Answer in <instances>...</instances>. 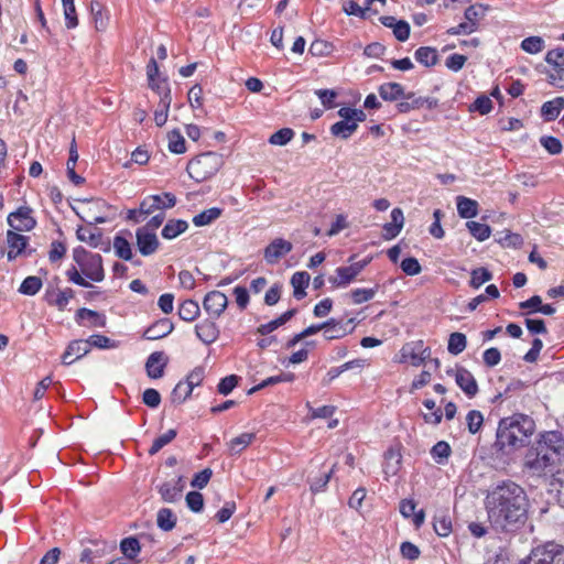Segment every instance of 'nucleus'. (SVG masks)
Here are the masks:
<instances>
[{"mask_svg": "<svg viewBox=\"0 0 564 564\" xmlns=\"http://www.w3.org/2000/svg\"><path fill=\"white\" fill-rule=\"evenodd\" d=\"M294 135V132L290 128H283L279 131L274 132L270 139L269 142L273 145H285L288 142L292 140Z\"/></svg>", "mask_w": 564, "mask_h": 564, "instance_id": "680f3d73", "label": "nucleus"}, {"mask_svg": "<svg viewBox=\"0 0 564 564\" xmlns=\"http://www.w3.org/2000/svg\"><path fill=\"white\" fill-rule=\"evenodd\" d=\"M401 454L397 449H389L384 455L383 473L388 477L395 476L401 467Z\"/></svg>", "mask_w": 564, "mask_h": 564, "instance_id": "5701e85b", "label": "nucleus"}, {"mask_svg": "<svg viewBox=\"0 0 564 564\" xmlns=\"http://www.w3.org/2000/svg\"><path fill=\"white\" fill-rule=\"evenodd\" d=\"M120 550L128 560H134L141 551L140 542L135 538H126L120 543Z\"/></svg>", "mask_w": 564, "mask_h": 564, "instance_id": "58836bf2", "label": "nucleus"}, {"mask_svg": "<svg viewBox=\"0 0 564 564\" xmlns=\"http://www.w3.org/2000/svg\"><path fill=\"white\" fill-rule=\"evenodd\" d=\"M197 337L206 345L215 343L219 336V329L213 319H204L195 326Z\"/></svg>", "mask_w": 564, "mask_h": 564, "instance_id": "a211bd4d", "label": "nucleus"}, {"mask_svg": "<svg viewBox=\"0 0 564 564\" xmlns=\"http://www.w3.org/2000/svg\"><path fill=\"white\" fill-rule=\"evenodd\" d=\"M90 351L89 343L84 339H76L68 344L67 355H73L75 361L86 356Z\"/></svg>", "mask_w": 564, "mask_h": 564, "instance_id": "de8ad7c7", "label": "nucleus"}, {"mask_svg": "<svg viewBox=\"0 0 564 564\" xmlns=\"http://www.w3.org/2000/svg\"><path fill=\"white\" fill-rule=\"evenodd\" d=\"M160 95V109L155 110L154 112V121L158 127L165 124L171 105V91L169 88H164Z\"/></svg>", "mask_w": 564, "mask_h": 564, "instance_id": "393cba45", "label": "nucleus"}, {"mask_svg": "<svg viewBox=\"0 0 564 564\" xmlns=\"http://www.w3.org/2000/svg\"><path fill=\"white\" fill-rule=\"evenodd\" d=\"M358 128V124L356 122H348V121H338L335 122L330 127V132L333 135L338 137L340 139H348Z\"/></svg>", "mask_w": 564, "mask_h": 564, "instance_id": "4c0bfd02", "label": "nucleus"}, {"mask_svg": "<svg viewBox=\"0 0 564 564\" xmlns=\"http://www.w3.org/2000/svg\"><path fill=\"white\" fill-rule=\"evenodd\" d=\"M93 546H86L83 549L79 555V562L82 564H91L96 558H100L107 551L105 543L91 542Z\"/></svg>", "mask_w": 564, "mask_h": 564, "instance_id": "412c9836", "label": "nucleus"}, {"mask_svg": "<svg viewBox=\"0 0 564 564\" xmlns=\"http://www.w3.org/2000/svg\"><path fill=\"white\" fill-rule=\"evenodd\" d=\"M296 313L295 308L289 310L285 313H283L278 318L267 323L262 324L258 327L257 332L261 335H268L279 328L280 326L284 325L286 322H289Z\"/></svg>", "mask_w": 564, "mask_h": 564, "instance_id": "c85d7f7f", "label": "nucleus"}, {"mask_svg": "<svg viewBox=\"0 0 564 564\" xmlns=\"http://www.w3.org/2000/svg\"><path fill=\"white\" fill-rule=\"evenodd\" d=\"M162 202L159 195H149L142 199L139 206V214L143 215V217L149 216L156 210H163L161 206Z\"/></svg>", "mask_w": 564, "mask_h": 564, "instance_id": "e433bc0d", "label": "nucleus"}, {"mask_svg": "<svg viewBox=\"0 0 564 564\" xmlns=\"http://www.w3.org/2000/svg\"><path fill=\"white\" fill-rule=\"evenodd\" d=\"M177 435L176 430L171 429L166 433L160 435L153 441L152 446L149 448L150 455H155L159 453L165 445L170 444Z\"/></svg>", "mask_w": 564, "mask_h": 564, "instance_id": "09e8293b", "label": "nucleus"}, {"mask_svg": "<svg viewBox=\"0 0 564 564\" xmlns=\"http://www.w3.org/2000/svg\"><path fill=\"white\" fill-rule=\"evenodd\" d=\"M457 212L462 218H473L478 214V203L465 196H458Z\"/></svg>", "mask_w": 564, "mask_h": 564, "instance_id": "7c9ffc66", "label": "nucleus"}, {"mask_svg": "<svg viewBox=\"0 0 564 564\" xmlns=\"http://www.w3.org/2000/svg\"><path fill=\"white\" fill-rule=\"evenodd\" d=\"M200 313L199 305L194 300H185L178 306V316L185 322H193Z\"/></svg>", "mask_w": 564, "mask_h": 564, "instance_id": "c756f323", "label": "nucleus"}, {"mask_svg": "<svg viewBox=\"0 0 564 564\" xmlns=\"http://www.w3.org/2000/svg\"><path fill=\"white\" fill-rule=\"evenodd\" d=\"M378 289H379V285L377 284L375 288H371V289H355V290H352L350 295H351L354 304H361V303L372 300L375 297Z\"/></svg>", "mask_w": 564, "mask_h": 564, "instance_id": "864d4df0", "label": "nucleus"}, {"mask_svg": "<svg viewBox=\"0 0 564 564\" xmlns=\"http://www.w3.org/2000/svg\"><path fill=\"white\" fill-rule=\"evenodd\" d=\"M535 431L534 421L524 414L505 417L499 422L495 446L505 454L523 447Z\"/></svg>", "mask_w": 564, "mask_h": 564, "instance_id": "f03ea898", "label": "nucleus"}, {"mask_svg": "<svg viewBox=\"0 0 564 564\" xmlns=\"http://www.w3.org/2000/svg\"><path fill=\"white\" fill-rule=\"evenodd\" d=\"M562 109H564V98L556 97L553 100L546 101L542 105L541 115L546 121H551L558 117Z\"/></svg>", "mask_w": 564, "mask_h": 564, "instance_id": "cd10ccee", "label": "nucleus"}, {"mask_svg": "<svg viewBox=\"0 0 564 564\" xmlns=\"http://www.w3.org/2000/svg\"><path fill=\"white\" fill-rule=\"evenodd\" d=\"M355 330V318L344 322L330 318L324 322L323 336L327 340L340 339Z\"/></svg>", "mask_w": 564, "mask_h": 564, "instance_id": "1a4fd4ad", "label": "nucleus"}, {"mask_svg": "<svg viewBox=\"0 0 564 564\" xmlns=\"http://www.w3.org/2000/svg\"><path fill=\"white\" fill-rule=\"evenodd\" d=\"M169 357L163 351L152 352L145 362L147 375L151 379L163 377L164 369L167 366Z\"/></svg>", "mask_w": 564, "mask_h": 564, "instance_id": "2eb2a0df", "label": "nucleus"}, {"mask_svg": "<svg viewBox=\"0 0 564 564\" xmlns=\"http://www.w3.org/2000/svg\"><path fill=\"white\" fill-rule=\"evenodd\" d=\"M540 143L550 154H558L562 151V143L555 137H542Z\"/></svg>", "mask_w": 564, "mask_h": 564, "instance_id": "69168bd1", "label": "nucleus"}, {"mask_svg": "<svg viewBox=\"0 0 564 564\" xmlns=\"http://www.w3.org/2000/svg\"><path fill=\"white\" fill-rule=\"evenodd\" d=\"M237 383H238V377L236 375L227 376V377L223 378L220 380V382L218 383V387H217L218 392L220 394L227 395L235 389Z\"/></svg>", "mask_w": 564, "mask_h": 564, "instance_id": "774afa93", "label": "nucleus"}, {"mask_svg": "<svg viewBox=\"0 0 564 564\" xmlns=\"http://www.w3.org/2000/svg\"><path fill=\"white\" fill-rule=\"evenodd\" d=\"M400 268L408 275H417L422 268L416 258L409 257L402 260Z\"/></svg>", "mask_w": 564, "mask_h": 564, "instance_id": "338daca9", "label": "nucleus"}, {"mask_svg": "<svg viewBox=\"0 0 564 564\" xmlns=\"http://www.w3.org/2000/svg\"><path fill=\"white\" fill-rule=\"evenodd\" d=\"M169 150L176 154H182L186 151L185 139L178 130H172L167 134Z\"/></svg>", "mask_w": 564, "mask_h": 564, "instance_id": "49530a36", "label": "nucleus"}, {"mask_svg": "<svg viewBox=\"0 0 564 564\" xmlns=\"http://www.w3.org/2000/svg\"><path fill=\"white\" fill-rule=\"evenodd\" d=\"M434 531L440 536H448L452 532V521L446 511H438L434 516Z\"/></svg>", "mask_w": 564, "mask_h": 564, "instance_id": "2f4dec72", "label": "nucleus"}, {"mask_svg": "<svg viewBox=\"0 0 564 564\" xmlns=\"http://www.w3.org/2000/svg\"><path fill=\"white\" fill-rule=\"evenodd\" d=\"M520 46L529 54H538L544 48V40L541 36H529L521 42Z\"/></svg>", "mask_w": 564, "mask_h": 564, "instance_id": "603ef678", "label": "nucleus"}, {"mask_svg": "<svg viewBox=\"0 0 564 564\" xmlns=\"http://www.w3.org/2000/svg\"><path fill=\"white\" fill-rule=\"evenodd\" d=\"M32 209L26 206L9 214L8 224L15 231H30L36 226V220L32 217Z\"/></svg>", "mask_w": 564, "mask_h": 564, "instance_id": "9d476101", "label": "nucleus"}, {"mask_svg": "<svg viewBox=\"0 0 564 564\" xmlns=\"http://www.w3.org/2000/svg\"><path fill=\"white\" fill-rule=\"evenodd\" d=\"M221 155L216 152H205L191 160L187 164L188 175L197 183L213 177L223 165Z\"/></svg>", "mask_w": 564, "mask_h": 564, "instance_id": "7ed1b4c3", "label": "nucleus"}, {"mask_svg": "<svg viewBox=\"0 0 564 564\" xmlns=\"http://www.w3.org/2000/svg\"><path fill=\"white\" fill-rule=\"evenodd\" d=\"M87 341L89 343V348L96 347V348H100V349H111V348H116L118 346L116 344V341H113L109 337L100 335V334H95V335L89 336Z\"/></svg>", "mask_w": 564, "mask_h": 564, "instance_id": "13d9d810", "label": "nucleus"}, {"mask_svg": "<svg viewBox=\"0 0 564 564\" xmlns=\"http://www.w3.org/2000/svg\"><path fill=\"white\" fill-rule=\"evenodd\" d=\"M161 498L165 502H175L181 498L180 489L172 484V481H165L159 487Z\"/></svg>", "mask_w": 564, "mask_h": 564, "instance_id": "8fccbe9b", "label": "nucleus"}, {"mask_svg": "<svg viewBox=\"0 0 564 564\" xmlns=\"http://www.w3.org/2000/svg\"><path fill=\"white\" fill-rule=\"evenodd\" d=\"M402 99L403 100L397 104V109L401 113H406L413 109H420L424 106L432 109L437 105L436 99L430 97H416L414 93L405 94Z\"/></svg>", "mask_w": 564, "mask_h": 564, "instance_id": "f8f14e48", "label": "nucleus"}, {"mask_svg": "<svg viewBox=\"0 0 564 564\" xmlns=\"http://www.w3.org/2000/svg\"><path fill=\"white\" fill-rule=\"evenodd\" d=\"M176 516L169 508H162L158 511L156 524L163 531H171L176 524Z\"/></svg>", "mask_w": 564, "mask_h": 564, "instance_id": "72a5a7b5", "label": "nucleus"}, {"mask_svg": "<svg viewBox=\"0 0 564 564\" xmlns=\"http://www.w3.org/2000/svg\"><path fill=\"white\" fill-rule=\"evenodd\" d=\"M451 453V446L444 441L437 442L431 449V455L438 464L445 463Z\"/></svg>", "mask_w": 564, "mask_h": 564, "instance_id": "3c124183", "label": "nucleus"}, {"mask_svg": "<svg viewBox=\"0 0 564 564\" xmlns=\"http://www.w3.org/2000/svg\"><path fill=\"white\" fill-rule=\"evenodd\" d=\"M492 274L486 268H477L471 271L470 286L474 289L480 288L484 283L490 281Z\"/></svg>", "mask_w": 564, "mask_h": 564, "instance_id": "5fc2aeb1", "label": "nucleus"}, {"mask_svg": "<svg viewBox=\"0 0 564 564\" xmlns=\"http://www.w3.org/2000/svg\"><path fill=\"white\" fill-rule=\"evenodd\" d=\"M254 438H256V435L253 433H242L239 436L232 438L228 443V449H229L230 455L239 454L247 446H249Z\"/></svg>", "mask_w": 564, "mask_h": 564, "instance_id": "f704fd0d", "label": "nucleus"}, {"mask_svg": "<svg viewBox=\"0 0 564 564\" xmlns=\"http://www.w3.org/2000/svg\"><path fill=\"white\" fill-rule=\"evenodd\" d=\"M73 259L87 279L94 282H101L105 279L102 258L99 253H91L83 247H77L73 251Z\"/></svg>", "mask_w": 564, "mask_h": 564, "instance_id": "20e7f679", "label": "nucleus"}, {"mask_svg": "<svg viewBox=\"0 0 564 564\" xmlns=\"http://www.w3.org/2000/svg\"><path fill=\"white\" fill-rule=\"evenodd\" d=\"M379 95L386 101H395L405 96L404 88L399 83H386L379 87Z\"/></svg>", "mask_w": 564, "mask_h": 564, "instance_id": "b1692460", "label": "nucleus"}, {"mask_svg": "<svg viewBox=\"0 0 564 564\" xmlns=\"http://www.w3.org/2000/svg\"><path fill=\"white\" fill-rule=\"evenodd\" d=\"M113 249L116 256L119 257L120 259H123L126 261L132 259V249L129 241L126 238L121 236H116L113 239Z\"/></svg>", "mask_w": 564, "mask_h": 564, "instance_id": "79ce46f5", "label": "nucleus"}, {"mask_svg": "<svg viewBox=\"0 0 564 564\" xmlns=\"http://www.w3.org/2000/svg\"><path fill=\"white\" fill-rule=\"evenodd\" d=\"M519 564H564V546L554 542L538 545Z\"/></svg>", "mask_w": 564, "mask_h": 564, "instance_id": "0eeeda50", "label": "nucleus"}, {"mask_svg": "<svg viewBox=\"0 0 564 564\" xmlns=\"http://www.w3.org/2000/svg\"><path fill=\"white\" fill-rule=\"evenodd\" d=\"M74 296V291L72 289H65L63 291H59L56 295V299L54 301L50 300L48 294H46V300L48 304L55 305L58 307V310L63 311L70 299Z\"/></svg>", "mask_w": 564, "mask_h": 564, "instance_id": "052dcab7", "label": "nucleus"}, {"mask_svg": "<svg viewBox=\"0 0 564 564\" xmlns=\"http://www.w3.org/2000/svg\"><path fill=\"white\" fill-rule=\"evenodd\" d=\"M545 62L550 65H553L556 68H563L564 65V48L557 47L551 50L545 55Z\"/></svg>", "mask_w": 564, "mask_h": 564, "instance_id": "0e129e2a", "label": "nucleus"}, {"mask_svg": "<svg viewBox=\"0 0 564 564\" xmlns=\"http://www.w3.org/2000/svg\"><path fill=\"white\" fill-rule=\"evenodd\" d=\"M311 276L305 271L295 272L291 278V285L293 286V295L296 300H302L305 295V289L308 286Z\"/></svg>", "mask_w": 564, "mask_h": 564, "instance_id": "4be33fe9", "label": "nucleus"}, {"mask_svg": "<svg viewBox=\"0 0 564 564\" xmlns=\"http://www.w3.org/2000/svg\"><path fill=\"white\" fill-rule=\"evenodd\" d=\"M76 318L77 321L88 319L90 322V325L94 327L106 326V316L89 308H79L76 313Z\"/></svg>", "mask_w": 564, "mask_h": 564, "instance_id": "473e14b6", "label": "nucleus"}, {"mask_svg": "<svg viewBox=\"0 0 564 564\" xmlns=\"http://www.w3.org/2000/svg\"><path fill=\"white\" fill-rule=\"evenodd\" d=\"M522 466L528 474L536 477H543L546 475L554 476V471L557 469L553 465V459L546 456V454H542V452L533 444H531L525 451L522 459Z\"/></svg>", "mask_w": 564, "mask_h": 564, "instance_id": "423d86ee", "label": "nucleus"}, {"mask_svg": "<svg viewBox=\"0 0 564 564\" xmlns=\"http://www.w3.org/2000/svg\"><path fill=\"white\" fill-rule=\"evenodd\" d=\"M76 236L78 240L87 242L93 248H97L102 239L101 230L91 226V223H89V226L79 227L76 231Z\"/></svg>", "mask_w": 564, "mask_h": 564, "instance_id": "aec40b11", "label": "nucleus"}, {"mask_svg": "<svg viewBox=\"0 0 564 564\" xmlns=\"http://www.w3.org/2000/svg\"><path fill=\"white\" fill-rule=\"evenodd\" d=\"M159 74V66L156 64V61L154 58H151L147 66V76L149 80V86L158 91V94H161L165 87H161L159 83L155 82V77Z\"/></svg>", "mask_w": 564, "mask_h": 564, "instance_id": "bf43d9fd", "label": "nucleus"}, {"mask_svg": "<svg viewBox=\"0 0 564 564\" xmlns=\"http://www.w3.org/2000/svg\"><path fill=\"white\" fill-rule=\"evenodd\" d=\"M173 329L174 325L169 318H161L144 330L143 337L148 340H156L167 336Z\"/></svg>", "mask_w": 564, "mask_h": 564, "instance_id": "f3484780", "label": "nucleus"}, {"mask_svg": "<svg viewBox=\"0 0 564 564\" xmlns=\"http://www.w3.org/2000/svg\"><path fill=\"white\" fill-rule=\"evenodd\" d=\"M91 14L94 18L95 28L98 31H104L108 25V14L104 12V8L99 2H91Z\"/></svg>", "mask_w": 564, "mask_h": 564, "instance_id": "c03bdc74", "label": "nucleus"}, {"mask_svg": "<svg viewBox=\"0 0 564 564\" xmlns=\"http://www.w3.org/2000/svg\"><path fill=\"white\" fill-rule=\"evenodd\" d=\"M192 392L191 386L186 384L184 381H180L171 393V400L173 403H183Z\"/></svg>", "mask_w": 564, "mask_h": 564, "instance_id": "6e6d98bb", "label": "nucleus"}, {"mask_svg": "<svg viewBox=\"0 0 564 564\" xmlns=\"http://www.w3.org/2000/svg\"><path fill=\"white\" fill-rule=\"evenodd\" d=\"M352 281V276L349 274L345 267H339L335 270V274L328 278V282L335 288H346Z\"/></svg>", "mask_w": 564, "mask_h": 564, "instance_id": "ea45409f", "label": "nucleus"}, {"mask_svg": "<svg viewBox=\"0 0 564 564\" xmlns=\"http://www.w3.org/2000/svg\"><path fill=\"white\" fill-rule=\"evenodd\" d=\"M466 422L469 433L476 434L482 426L484 415L480 411L471 410L466 415Z\"/></svg>", "mask_w": 564, "mask_h": 564, "instance_id": "4d7b16f0", "label": "nucleus"}, {"mask_svg": "<svg viewBox=\"0 0 564 564\" xmlns=\"http://www.w3.org/2000/svg\"><path fill=\"white\" fill-rule=\"evenodd\" d=\"M223 210L218 207H212L203 210L193 217V224L197 227L207 226L220 217Z\"/></svg>", "mask_w": 564, "mask_h": 564, "instance_id": "c9c22d12", "label": "nucleus"}, {"mask_svg": "<svg viewBox=\"0 0 564 564\" xmlns=\"http://www.w3.org/2000/svg\"><path fill=\"white\" fill-rule=\"evenodd\" d=\"M43 283L39 276L30 275L23 280L19 288V292L24 295H35L42 288Z\"/></svg>", "mask_w": 564, "mask_h": 564, "instance_id": "a18cd8bd", "label": "nucleus"}, {"mask_svg": "<svg viewBox=\"0 0 564 564\" xmlns=\"http://www.w3.org/2000/svg\"><path fill=\"white\" fill-rule=\"evenodd\" d=\"M292 249L293 245L290 241L284 240L282 238H275L264 249L263 257L269 264H274L283 256L291 252Z\"/></svg>", "mask_w": 564, "mask_h": 564, "instance_id": "ddd939ff", "label": "nucleus"}, {"mask_svg": "<svg viewBox=\"0 0 564 564\" xmlns=\"http://www.w3.org/2000/svg\"><path fill=\"white\" fill-rule=\"evenodd\" d=\"M137 246L142 256H151L156 252L160 241L154 232L148 228H138L135 232Z\"/></svg>", "mask_w": 564, "mask_h": 564, "instance_id": "4468645a", "label": "nucleus"}, {"mask_svg": "<svg viewBox=\"0 0 564 564\" xmlns=\"http://www.w3.org/2000/svg\"><path fill=\"white\" fill-rule=\"evenodd\" d=\"M542 454L553 459V465L558 468L564 459V437L558 431H546L538 435L532 443Z\"/></svg>", "mask_w": 564, "mask_h": 564, "instance_id": "39448f33", "label": "nucleus"}, {"mask_svg": "<svg viewBox=\"0 0 564 564\" xmlns=\"http://www.w3.org/2000/svg\"><path fill=\"white\" fill-rule=\"evenodd\" d=\"M186 505L194 512H200L204 507L203 495L198 491H189L186 495Z\"/></svg>", "mask_w": 564, "mask_h": 564, "instance_id": "e2e57ef3", "label": "nucleus"}, {"mask_svg": "<svg viewBox=\"0 0 564 564\" xmlns=\"http://www.w3.org/2000/svg\"><path fill=\"white\" fill-rule=\"evenodd\" d=\"M188 228V224L182 219H170L162 229V237L171 240L185 232Z\"/></svg>", "mask_w": 564, "mask_h": 564, "instance_id": "bb28decb", "label": "nucleus"}, {"mask_svg": "<svg viewBox=\"0 0 564 564\" xmlns=\"http://www.w3.org/2000/svg\"><path fill=\"white\" fill-rule=\"evenodd\" d=\"M455 381L468 398H473L478 393V384L470 371L463 367L455 370Z\"/></svg>", "mask_w": 564, "mask_h": 564, "instance_id": "dca6fc26", "label": "nucleus"}, {"mask_svg": "<svg viewBox=\"0 0 564 564\" xmlns=\"http://www.w3.org/2000/svg\"><path fill=\"white\" fill-rule=\"evenodd\" d=\"M466 227L473 237L479 241H485L490 237L491 229L488 225L478 221L469 220L466 223Z\"/></svg>", "mask_w": 564, "mask_h": 564, "instance_id": "a19ab883", "label": "nucleus"}, {"mask_svg": "<svg viewBox=\"0 0 564 564\" xmlns=\"http://www.w3.org/2000/svg\"><path fill=\"white\" fill-rule=\"evenodd\" d=\"M404 225V215L401 208H393L391 212V223L383 226V237L386 239H393L397 237Z\"/></svg>", "mask_w": 564, "mask_h": 564, "instance_id": "6ab92c4d", "label": "nucleus"}, {"mask_svg": "<svg viewBox=\"0 0 564 564\" xmlns=\"http://www.w3.org/2000/svg\"><path fill=\"white\" fill-rule=\"evenodd\" d=\"M415 59L425 67L435 66L438 63L436 48L431 46H421L414 53Z\"/></svg>", "mask_w": 564, "mask_h": 564, "instance_id": "a878e982", "label": "nucleus"}, {"mask_svg": "<svg viewBox=\"0 0 564 564\" xmlns=\"http://www.w3.org/2000/svg\"><path fill=\"white\" fill-rule=\"evenodd\" d=\"M488 520L496 531L512 532L524 524L528 497L524 489L513 481H502L485 499Z\"/></svg>", "mask_w": 564, "mask_h": 564, "instance_id": "f257e3e1", "label": "nucleus"}, {"mask_svg": "<svg viewBox=\"0 0 564 564\" xmlns=\"http://www.w3.org/2000/svg\"><path fill=\"white\" fill-rule=\"evenodd\" d=\"M7 258L9 261H13L19 257H30L35 251L28 248L29 237L12 229L7 231Z\"/></svg>", "mask_w": 564, "mask_h": 564, "instance_id": "6e6552de", "label": "nucleus"}, {"mask_svg": "<svg viewBox=\"0 0 564 564\" xmlns=\"http://www.w3.org/2000/svg\"><path fill=\"white\" fill-rule=\"evenodd\" d=\"M228 306L227 296L220 291L208 292L203 301V308L210 318H218Z\"/></svg>", "mask_w": 564, "mask_h": 564, "instance_id": "9b49d317", "label": "nucleus"}, {"mask_svg": "<svg viewBox=\"0 0 564 564\" xmlns=\"http://www.w3.org/2000/svg\"><path fill=\"white\" fill-rule=\"evenodd\" d=\"M467 346L466 336L463 333H452L448 338L447 349L452 355H458L465 350Z\"/></svg>", "mask_w": 564, "mask_h": 564, "instance_id": "37998d69", "label": "nucleus"}]
</instances>
